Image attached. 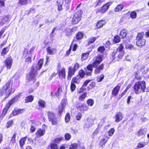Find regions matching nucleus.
I'll list each match as a JSON object with an SVG mask.
<instances>
[{"label":"nucleus","instance_id":"f257e3e1","mask_svg":"<svg viewBox=\"0 0 149 149\" xmlns=\"http://www.w3.org/2000/svg\"><path fill=\"white\" fill-rule=\"evenodd\" d=\"M43 63V60L40 59L38 63L33 64L32 70L30 73L26 76V79L29 81L35 80L37 76V70H39L41 68Z\"/></svg>","mask_w":149,"mask_h":149},{"label":"nucleus","instance_id":"f03ea898","mask_svg":"<svg viewBox=\"0 0 149 149\" xmlns=\"http://www.w3.org/2000/svg\"><path fill=\"white\" fill-rule=\"evenodd\" d=\"M12 84L10 81H8L2 88L0 89V97L5 96V99L7 98L14 92L12 88Z\"/></svg>","mask_w":149,"mask_h":149},{"label":"nucleus","instance_id":"7ed1b4c3","mask_svg":"<svg viewBox=\"0 0 149 149\" xmlns=\"http://www.w3.org/2000/svg\"><path fill=\"white\" fill-rule=\"evenodd\" d=\"M102 61V57L100 55L97 56L93 64H89L86 68L84 69L86 75L87 76H91L93 70L92 67H96L97 65H99Z\"/></svg>","mask_w":149,"mask_h":149},{"label":"nucleus","instance_id":"20e7f679","mask_svg":"<svg viewBox=\"0 0 149 149\" xmlns=\"http://www.w3.org/2000/svg\"><path fill=\"white\" fill-rule=\"evenodd\" d=\"M146 88L145 82L144 81H138L133 86L134 92L136 94L140 93L141 91L144 92Z\"/></svg>","mask_w":149,"mask_h":149},{"label":"nucleus","instance_id":"39448f33","mask_svg":"<svg viewBox=\"0 0 149 149\" xmlns=\"http://www.w3.org/2000/svg\"><path fill=\"white\" fill-rule=\"evenodd\" d=\"M20 95V94L15 96L14 98L9 101L8 103L6 104L2 111V116H4L6 115L8 110L11 105L18 100Z\"/></svg>","mask_w":149,"mask_h":149},{"label":"nucleus","instance_id":"423d86ee","mask_svg":"<svg viewBox=\"0 0 149 149\" xmlns=\"http://www.w3.org/2000/svg\"><path fill=\"white\" fill-rule=\"evenodd\" d=\"M47 114L49 120L51 122L53 125H56L58 124V121L55 114L52 111L47 112Z\"/></svg>","mask_w":149,"mask_h":149},{"label":"nucleus","instance_id":"0eeeda50","mask_svg":"<svg viewBox=\"0 0 149 149\" xmlns=\"http://www.w3.org/2000/svg\"><path fill=\"white\" fill-rule=\"evenodd\" d=\"M82 13L81 10H79L74 14L72 20V24H76L80 20Z\"/></svg>","mask_w":149,"mask_h":149},{"label":"nucleus","instance_id":"6e6552de","mask_svg":"<svg viewBox=\"0 0 149 149\" xmlns=\"http://www.w3.org/2000/svg\"><path fill=\"white\" fill-rule=\"evenodd\" d=\"M112 3V2H109L104 5L102 6L101 9L97 10L96 13H104L109 8L110 5Z\"/></svg>","mask_w":149,"mask_h":149},{"label":"nucleus","instance_id":"1a4fd4ad","mask_svg":"<svg viewBox=\"0 0 149 149\" xmlns=\"http://www.w3.org/2000/svg\"><path fill=\"white\" fill-rule=\"evenodd\" d=\"M67 104V101L65 99L62 100L61 104L59 107V113L60 115H61L63 112L65 110L64 108Z\"/></svg>","mask_w":149,"mask_h":149},{"label":"nucleus","instance_id":"9d476101","mask_svg":"<svg viewBox=\"0 0 149 149\" xmlns=\"http://www.w3.org/2000/svg\"><path fill=\"white\" fill-rule=\"evenodd\" d=\"M10 21V16L7 15L6 16L0 17V26L4 25L6 22Z\"/></svg>","mask_w":149,"mask_h":149},{"label":"nucleus","instance_id":"9b49d317","mask_svg":"<svg viewBox=\"0 0 149 149\" xmlns=\"http://www.w3.org/2000/svg\"><path fill=\"white\" fill-rule=\"evenodd\" d=\"M13 59L11 57L7 58L5 61V65L7 69H10L12 64Z\"/></svg>","mask_w":149,"mask_h":149},{"label":"nucleus","instance_id":"f8f14e48","mask_svg":"<svg viewBox=\"0 0 149 149\" xmlns=\"http://www.w3.org/2000/svg\"><path fill=\"white\" fill-rule=\"evenodd\" d=\"M81 112L84 113V111H87L88 109V107L85 103H82L80 104L78 108Z\"/></svg>","mask_w":149,"mask_h":149},{"label":"nucleus","instance_id":"ddd939ff","mask_svg":"<svg viewBox=\"0 0 149 149\" xmlns=\"http://www.w3.org/2000/svg\"><path fill=\"white\" fill-rule=\"evenodd\" d=\"M83 33L81 32H78L76 34V38H74L72 43L81 39L83 38Z\"/></svg>","mask_w":149,"mask_h":149},{"label":"nucleus","instance_id":"4468645a","mask_svg":"<svg viewBox=\"0 0 149 149\" xmlns=\"http://www.w3.org/2000/svg\"><path fill=\"white\" fill-rule=\"evenodd\" d=\"M104 65L102 63L99 66L97 65L96 67H94V68H96L94 70L95 73L97 74L100 73L101 71L104 69Z\"/></svg>","mask_w":149,"mask_h":149},{"label":"nucleus","instance_id":"2eb2a0df","mask_svg":"<svg viewBox=\"0 0 149 149\" xmlns=\"http://www.w3.org/2000/svg\"><path fill=\"white\" fill-rule=\"evenodd\" d=\"M46 51L47 53L50 55H53L56 53V50L55 48H52L50 46L48 47Z\"/></svg>","mask_w":149,"mask_h":149},{"label":"nucleus","instance_id":"dca6fc26","mask_svg":"<svg viewBox=\"0 0 149 149\" xmlns=\"http://www.w3.org/2000/svg\"><path fill=\"white\" fill-rule=\"evenodd\" d=\"M58 73L60 78L62 79L65 77V69L64 68H63L61 70L58 71Z\"/></svg>","mask_w":149,"mask_h":149},{"label":"nucleus","instance_id":"f3484780","mask_svg":"<svg viewBox=\"0 0 149 149\" xmlns=\"http://www.w3.org/2000/svg\"><path fill=\"white\" fill-rule=\"evenodd\" d=\"M75 71L71 67H70L69 68V70L68 71V78L70 79L72 76L74 75Z\"/></svg>","mask_w":149,"mask_h":149},{"label":"nucleus","instance_id":"a211bd4d","mask_svg":"<svg viewBox=\"0 0 149 149\" xmlns=\"http://www.w3.org/2000/svg\"><path fill=\"white\" fill-rule=\"evenodd\" d=\"M136 40V44L138 46L142 47L145 45L146 40L144 39Z\"/></svg>","mask_w":149,"mask_h":149},{"label":"nucleus","instance_id":"6ab92c4d","mask_svg":"<svg viewBox=\"0 0 149 149\" xmlns=\"http://www.w3.org/2000/svg\"><path fill=\"white\" fill-rule=\"evenodd\" d=\"M116 119L115 121L116 122H118L121 120L123 118L122 114L120 112L117 113L115 116Z\"/></svg>","mask_w":149,"mask_h":149},{"label":"nucleus","instance_id":"aec40b11","mask_svg":"<svg viewBox=\"0 0 149 149\" xmlns=\"http://www.w3.org/2000/svg\"><path fill=\"white\" fill-rule=\"evenodd\" d=\"M120 88V86L117 85L113 89L112 92V94L115 96L117 95L119 92Z\"/></svg>","mask_w":149,"mask_h":149},{"label":"nucleus","instance_id":"412c9836","mask_svg":"<svg viewBox=\"0 0 149 149\" xmlns=\"http://www.w3.org/2000/svg\"><path fill=\"white\" fill-rule=\"evenodd\" d=\"M45 132V130L44 129H39L36 133V137H39L43 136Z\"/></svg>","mask_w":149,"mask_h":149},{"label":"nucleus","instance_id":"4be33fe9","mask_svg":"<svg viewBox=\"0 0 149 149\" xmlns=\"http://www.w3.org/2000/svg\"><path fill=\"white\" fill-rule=\"evenodd\" d=\"M61 140H54L51 143V148L52 149H58V147L57 145V143L58 141Z\"/></svg>","mask_w":149,"mask_h":149},{"label":"nucleus","instance_id":"5701e85b","mask_svg":"<svg viewBox=\"0 0 149 149\" xmlns=\"http://www.w3.org/2000/svg\"><path fill=\"white\" fill-rule=\"evenodd\" d=\"M147 130L146 128H142L139 130L138 132V135L143 136L146 133Z\"/></svg>","mask_w":149,"mask_h":149},{"label":"nucleus","instance_id":"b1692460","mask_svg":"<svg viewBox=\"0 0 149 149\" xmlns=\"http://www.w3.org/2000/svg\"><path fill=\"white\" fill-rule=\"evenodd\" d=\"M62 91V86L59 85L57 91L55 93V95L56 97L58 98V97L61 95Z\"/></svg>","mask_w":149,"mask_h":149},{"label":"nucleus","instance_id":"393cba45","mask_svg":"<svg viewBox=\"0 0 149 149\" xmlns=\"http://www.w3.org/2000/svg\"><path fill=\"white\" fill-rule=\"evenodd\" d=\"M72 83L75 84H79L80 83L79 77L77 76L76 77H73L71 81Z\"/></svg>","mask_w":149,"mask_h":149},{"label":"nucleus","instance_id":"a878e982","mask_svg":"<svg viewBox=\"0 0 149 149\" xmlns=\"http://www.w3.org/2000/svg\"><path fill=\"white\" fill-rule=\"evenodd\" d=\"M105 24V21L104 20H101L98 21L96 24V26L98 28H100Z\"/></svg>","mask_w":149,"mask_h":149},{"label":"nucleus","instance_id":"bb28decb","mask_svg":"<svg viewBox=\"0 0 149 149\" xmlns=\"http://www.w3.org/2000/svg\"><path fill=\"white\" fill-rule=\"evenodd\" d=\"M33 100V97L32 95H30L26 97L25 102L26 103L29 102H31Z\"/></svg>","mask_w":149,"mask_h":149},{"label":"nucleus","instance_id":"cd10ccee","mask_svg":"<svg viewBox=\"0 0 149 149\" xmlns=\"http://www.w3.org/2000/svg\"><path fill=\"white\" fill-rule=\"evenodd\" d=\"M58 4V11H61L62 10V5L63 3V0L58 1H57Z\"/></svg>","mask_w":149,"mask_h":149},{"label":"nucleus","instance_id":"c85d7f7f","mask_svg":"<svg viewBox=\"0 0 149 149\" xmlns=\"http://www.w3.org/2000/svg\"><path fill=\"white\" fill-rule=\"evenodd\" d=\"M45 102L42 100H40L38 102V104L41 108H44L46 106Z\"/></svg>","mask_w":149,"mask_h":149},{"label":"nucleus","instance_id":"c756f323","mask_svg":"<svg viewBox=\"0 0 149 149\" xmlns=\"http://www.w3.org/2000/svg\"><path fill=\"white\" fill-rule=\"evenodd\" d=\"M9 49V48L8 47H6L3 48L1 52V55L4 56L6 55L7 53L8 52Z\"/></svg>","mask_w":149,"mask_h":149},{"label":"nucleus","instance_id":"7c9ffc66","mask_svg":"<svg viewBox=\"0 0 149 149\" xmlns=\"http://www.w3.org/2000/svg\"><path fill=\"white\" fill-rule=\"evenodd\" d=\"M120 38H125L127 35L126 31L125 29L122 30L120 33Z\"/></svg>","mask_w":149,"mask_h":149},{"label":"nucleus","instance_id":"2f4dec72","mask_svg":"<svg viewBox=\"0 0 149 149\" xmlns=\"http://www.w3.org/2000/svg\"><path fill=\"white\" fill-rule=\"evenodd\" d=\"M73 29H67L66 31V35L68 36H70L72 34L71 33L73 32Z\"/></svg>","mask_w":149,"mask_h":149},{"label":"nucleus","instance_id":"473e14b6","mask_svg":"<svg viewBox=\"0 0 149 149\" xmlns=\"http://www.w3.org/2000/svg\"><path fill=\"white\" fill-rule=\"evenodd\" d=\"M123 6L121 4L118 5L115 8L114 11L116 12H118L120 10H121L123 8Z\"/></svg>","mask_w":149,"mask_h":149},{"label":"nucleus","instance_id":"72a5a7b5","mask_svg":"<svg viewBox=\"0 0 149 149\" xmlns=\"http://www.w3.org/2000/svg\"><path fill=\"white\" fill-rule=\"evenodd\" d=\"M90 52L88 51V52L83 53L82 54L81 58L82 60H85L87 59L89 55Z\"/></svg>","mask_w":149,"mask_h":149},{"label":"nucleus","instance_id":"f704fd0d","mask_svg":"<svg viewBox=\"0 0 149 149\" xmlns=\"http://www.w3.org/2000/svg\"><path fill=\"white\" fill-rule=\"evenodd\" d=\"M31 0H19V3L22 5H26Z\"/></svg>","mask_w":149,"mask_h":149},{"label":"nucleus","instance_id":"c9c22d12","mask_svg":"<svg viewBox=\"0 0 149 149\" xmlns=\"http://www.w3.org/2000/svg\"><path fill=\"white\" fill-rule=\"evenodd\" d=\"M78 146V145L77 143H72L70 145L69 149H76Z\"/></svg>","mask_w":149,"mask_h":149},{"label":"nucleus","instance_id":"e433bc0d","mask_svg":"<svg viewBox=\"0 0 149 149\" xmlns=\"http://www.w3.org/2000/svg\"><path fill=\"white\" fill-rule=\"evenodd\" d=\"M70 116L69 113H66L65 117V121L66 122L68 123L70 121Z\"/></svg>","mask_w":149,"mask_h":149},{"label":"nucleus","instance_id":"4c0bfd02","mask_svg":"<svg viewBox=\"0 0 149 149\" xmlns=\"http://www.w3.org/2000/svg\"><path fill=\"white\" fill-rule=\"evenodd\" d=\"M87 95V93L86 92H85L84 93L82 94L81 96H80L79 97V100L81 101H83L85 97L86 96V95Z\"/></svg>","mask_w":149,"mask_h":149},{"label":"nucleus","instance_id":"58836bf2","mask_svg":"<svg viewBox=\"0 0 149 149\" xmlns=\"http://www.w3.org/2000/svg\"><path fill=\"white\" fill-rule=\"evenodd\" d=\"M117 53V50H114L112 53L111 56L112 57V61H114L115 59L116 58L115 55Z\"/></svg>","mask_w":149,"mask_h":149},{"label":"nucleus","instance_id":"ea45409f","mask_svg":"<svg viewBox=\"0 0 149 149\" xmlns=\"http://www.w3.org/2000/svg\"><path fill=\"white\" fill-rule=\"evenodd\" d=\"M94 103V101L91 99H88L87 101V104L91 106H92L93 105Z\"/></svg>","mask_w":149,"mask_h":149},{"label":"nucleus","instance_id":"a19ab883","mask_svg":"<svg viewBox=\"0 0 149 149\" xmlns=\"http://www.w3.org/2000/svg\"><path fill=\"white\" fill-rule=\"evenodd\" d=\"M104 75L103 74H101L100 76H98L97 77V81L98 82L101 81L104 78Z\"/></svg>","mask_w":149,"mask_h":149},{"label":"nucleus","instance_id":"79ce46f5","mask_svg":"<svg viewBox=\"0 0 149 149\" xmlns=\"http://www.w3.org/2000/svg\"><path fill=\"white\" fill-rule=\"evenodd\" d=\"M79 74L81 77L83 78L85 74L86 75L85 71L84 72L83 70H80L79 72Z\"/></svg>","mask_w":149,"mask_h":149},{"label":"nucleus","instance_id":"37998d69","mask_svg":"<svg viewBox=\"0 0 149 149\" xmlns=\"http://www.w3.org/2000/svg\"><path fill=\"white\" fill-rule=\"evenodd\" d=\"M120 38L118 36H114L113 38V41L115 43H117L119 42L120 41Z\"/></svg>","mask_w":149,"mask_h":149},{"label":"nucleus","instance_id":"c03bdc74","mask_svg":"<svg viewBox=\"0 0 149 149\" xmlns=\"http://www.w3.org/2000/svg\"><path fill=\"white\" fill-rule=\"evenodd\" d=\"M18 113L17 109H15L12 112V113L10 115V118L12 117L13 116L18 115Z\"/></svg>","mask_w":149,"mask_h":149},{"label":"nucleus","instance_id":"a18cd8bd","mask_svg":"<svg viewBox=\"0 0 149 149\" xmlns=\"http://www.w3.org/2000/svg\"><path fill=\"white\" fill-rule=\"evenodd\" d=\"M118 53V56L117 58L119 59H121L122 58L123 56L124 53L123 52H117Z\"/></svg>","mask_w":149,"mask_h":149},{"label":"nucleus","instance_id":"49530a36","mask_svg":"<svg viewBox=\"0 0 149 149\" xmlns=\"http://www.w3.org/2000/svg\"><path fill=\"white\" fill-rule=\"evenodd\" d=\"M143 35L144 33L143 32L139 33L136 37V39H143L142 38Z\"/></svg>","mask_w":149,"mask_h":149},{"label":"nucleus","instance_id":"de8ad7c7","mask_svg":"<svg viewBox=\"0 0 149 149\" xmlns=\"http://www.w3.org/2000/svg\"><path fill=\"white\" fill-rule=\"evenodd\" d=\"M136 13L135 11L132 12L130 13V17L133 19L136 18Z\"/></svg>","mask_w":149,"mask_h":149},{"label":"nucleus","instance_id":"09e8293b","mask_svg":"<svg viewBox=\"0 0 149 149\" xmlns=\"http://www.w3.org/2000/svg\"><path fill=\"white\" fill-rule=\"evenodd\" d=\"M97 38H96L95 37H92L90 38L88 42V44H90L93 43L94 42V41L96 40V39Z\"/></svg>","mask_w":149,"mask_h":149},{"label":"nucleus","instance_id":"8fccbe9b","mask_svg":"<svg viewBox=\"0 0 149 149\" xmlns=\"http://www.w3.org/2000/svg\"><path fill=\"white\" fill-rule=\"evenodd\" d=\"M115 132V130L114 128H111L108 132L109 135L110 136H111Z\"/></svg>","mask_w":149,"mask_h":149},{"label":"nucleus","instance_id":"3c124183","mask_svg":"<svg viewBox=\"0 0 149 149\" xmlns=\"http://www.w3.org/2000/svg\"><path fill=\"white\" fill-rule=\"evenodd\" d=\"M76 88V86L75 84L71 82L70 85V89L72 92H73Z\"/></svg>","mask_w":149,"mask_h":149},{"label":"nucleus","instance_id":"603ef678","mask_svg":"<svg viewBox=\"0 0 149 149\" xmlns=\"http://www.w3.org/2000/svg\"><path fill=\"white\" fill-rule=\"evenodd\" d=\"M104 1V0H99L96 2V5L95 6V7L96 8L98 6H100L101 3Z\"/></svg>","mask_w":149,"mask_h":149},{"label":"nucleus","instance_id":"864d4df0","mask_svg":"<svg viewBox=\"0 0 149 149\" xmlns=\"http://www.w3.org/2000/svg\"><path fill=\"white\" fill-rule=\"evenodd\" d=\"M105 49L104 47L101 46L98 48L97 50L98 52L101 53H103Z\"/></svg>","mask_w":149,"mask_h":149},{"label":"nucleus","instance_id":"5fc2aeb1","mask_svg":"<svg viewBox=\"0 0 149 149\" xmlns=\"http://www.w3.org/2000/svg\"><path fill=\"white\" fill-rule=\"evenodd\" d=\"M133 46H132V45L128 43L125 44V48L126 49H132V48H133Z\"/></svg>","mask_w":149,"mask_h":149},{"label":"nucleus","instance_id":"6e6d98bb","mask_svg":"<svg viewBox=\"0 0 149 149\" xmlns=\"http://www.w3.org/2000/svg\"><path fill=\"white\" fill-rule=\"evenodd\" d=\"M124 46L123 44H121L118 47V49L116 50H118V52H122V51L123 49Z\"/></svg>","mask_w":149,"mask_h":149},{"label":"nucleus","instance_id":"4d7b16f0","mask_svg":"<svg viewBox=\"0 0 149 149\" xmlns=\"http://www.w3.org/2000/svg\"><path fill=\"white\" fill-rule=\"evenodd\" d=\"M13 123V121L12 120L9 121L8 122L7 124V127L9 128L11 127Z\"/></svg>","mask_w":149,"mask_h":149},{"label":"nucleus","instance_id":"13d9d810","mask_svg":"<svg viewBox=\"0 0 149 149\" xmlns=\"http://www.w3.org/2000/svg\"><path fill=\"white\" fill-rule=\"evenodd\" d=\"M148 143V142H146V143H139L138 144V147L140 148L143 147L146 145Z\"/></svg>","mask_w":149,"mask_h":149},{"label":"nucleus","instance_id":"bf43d9fd","mask_svg":"<svg viewBox=\"0 0 149 149\" xmlns=\"http://www.w3.org/2000/svg\"><path fill=\"white\" fill-rule=\"evenodd\" d=\"M79 67V64L77 63H76L74 65L73 67L72 68L75 71H76L77 69H78Z\"/></svg>","mask_w":149,"mask_h":149},{"label":"nucleus","instance_id":"052dcab7","mask_svg":"<svg viewBox=\"0 0 149 149\" xmlns=\"http://www.w3.org/2000/svg\"><path fill=\"white\" fill-rule=\"evenodd\" d=\"M82 117L81 114L80 113H78L76 116V119L77 120H79Z\"/></svg>","mask_w":149,"mask_h":149},{"label":"nucleus","instance_id":"680f3d73","mask_svg":"<svg viewBox=\"0 0 149 149\" xmlns=\"http://www.w3.org/2000/svg\"><path fill=\"white\" fill-rule=\"evenodd\" d=\"M99 130V129L98 128H97L94 131V132L93 133V134L92 135V136H93V139H94V137L95 135H97L98 134Z\"/></svg>","mask_w":149,"mask_h":149},{"label":"nucleus","instance_id":"e2e57ef3","mask_svg":"<svg viewBox=\"0 0 149 149\" xmlns=\"http://www.w3.org/2000/svg\"><path fill=\"white\" fill-rule=\"evenodd\" d=\"M65 140H69L71 137V136L69 134L67 133L65 134Z\"/></svg>","mask_w":149,"mask_h":149},{"label":"nucleus","instance_id":"0e129e2a","mask_svg":"<svg viewBox=\"0 0 149 149\" xmlns=\"http://www.w3.org/2000/svg\"><path fill=\"white\" fill-rule=\"evenodd\" d=\"M92 125V124L88 122L86 123L84 125V127H90Z\"/></svg>","mask_w":149,"mask_h":149},{"label":"nucleus","instance_id":"69168bd1","mask_svg":"<svg viewBox=\"0 0 149 149\" xmlns=\"http://www.w3.org/2000/svg\"><path fill=\"white\" fill-rule=\"evenodd\" d=\"M25 141V140H19V144L22 149H23V146L24 144Z\"/></svg>","mask_w":149,"mask_h":149},{"label":"nucleus","instance_id":"338daca9","mask_svg":"<svg viewBox=\"0 0 149 149\" xmlns=\"http://www.w3.org/2000/svg\"><path fill=\"white\" fill-rule=\"evenodd\" d=\"M31 58L30 57H29L27 58H26L25 60V62L28 63H31Z\"/></svg>","mask_w":149,"mask_h":149},{"label":"nucleus","instance_id":"774afa93","mask_svg":"<svg viewBox=\"0 0 149 149\" xmlns=\"http://www.w3.org/2000/svg\"><path fill=\"white\" fill-rule=\"evenodd\" d=\"M105 140H101L100 143V146L101 147L103 146H104L106 141H104Z\"/></svg>","mask_w":149,"mask_h":149}]
</instances>
